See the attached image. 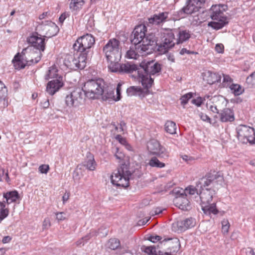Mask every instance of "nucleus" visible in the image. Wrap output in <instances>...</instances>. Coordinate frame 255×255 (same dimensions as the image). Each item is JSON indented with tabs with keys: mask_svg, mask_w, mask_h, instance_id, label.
<instances>
[{
	"mask_svg": "<svg viewBox=\"0 0 255 255\" xmlns=\"http://www.w3.org/2000/svg\"><path fill=\"white\" fill-rule=\"evenodd\" d=\"M106 84L101 78L90 79L86 82L82 89H75L65 98V103L67 107H78L85 96L90 99H99L104 91V86Z\"/></svg>",
	"mask_w": 255,
	"mask_h": 255,
	"instance_id": "f257e3e1",
	"label": "nucleus"
},
{
	"mask_svg": "<svg viewBox=\"0 0 255 255\" xmlns=\"http://www.w3.org/2000/svg\"><path fill=\"white\" fill-rule=\"evenodd\" d=\"M46 39L40 34L37 31L30 33L27 38L26 41L29 44L28 47H31L29 50V56L35 53L38 54L36 57H34V62L37 63L41 59L42 55V52L45 49Z\"/></svg>",
	"mask_w": 255,
	"mask_h": 255,
	"instance_id": "f03ea898",
	"label": "nucleus"
},
{
	"mask_svg": "<svg viewBox=\"0 0 255 255\" xmlns=\"http://www.w3.org/2000/svg\"><path fill=\"white\" fill-rule=\"evenodd\" d=\"M216 194L214 189H200L199 197L201 201V206L204 213L206 215L213 214L216 215L218 210L216 208V203H211L213 196Z\"/></svg>",
	"mask_w": 255,
	"mask_h": 255,
	"instance_id": "7ed1b4c3",
	"label": "nucleus"
},
{
	"mask_svg": "<svg viewBox=\"0 0 255 255\" xmlns=\"http://www.w3.org/2000/svg\"><path fill=\"white\" fill-rule=\"evenodd\" d=\"M161 70V65L154 60H143L139 64L138 71V78L147 79L152 78L151 75H159Z\"/></svg>",
	"mask_w": 255,
	"mask_h": 255,
	"instance_id": "20e7f679",
	"label": "nucleus"
},
{
	"mask_svg": "<svg viewBox=\"0 0 255 255\" xmlns=\"http://www.w3.org/2000/svg\"><path fill=\"white\" fill-rule=\"evenodd\" d=\"M120 42L116 38L110 39L103 47V51L108 61L116 64L121 60V51L120 49Z\"/></svg>",
	"mask_w": 255,
	"mask_h": 255,
	"instance_id": "39448f33",
	"label": "nucleus"
},
{
	"mask_svg": "<svg viewBox=\"0 0 255 255\" xmlns=\"http://www.w3.org/2000/svg\"><path fill=\"white\" fill-rule=\"evenodd\" d=\"M131 175L127 165L123 164L111 175V182L117 187L126 188L129 186V179Z\"/></svg>",
	"mask_w": 255,
	"mask_h": 255,
	"instance_id": "423d86ee",
	"label": "nucleus"
},
{
	"mask_svg": "<svg viewBox=\"0 0 255 255\" xmlns=\"http://www.w3.org/2000/svg\"><path fill=\"white\" fill-rule=\"evenodd\" d=\"M95 42V37L92 34L87 33L78 38L73 44V48L75 51L88 59L91 48Z\"/></svg>",
	"mask_w": 255,
	"mask_h": 255,
	"instance_id": "0eeeda50",
	"label": "nucleus"
},
{
	"mask_svg": "<svg viewBox=\"0 0 255 255\" xmlns=\"http://www.w3.org/2000/svg\"><path fill=\"white\" fill-rule=\"evenodd\" d=\"M224 178L219 172L213 171L207 173L205 176L200 178L196 183V186L200 189H214L216 185H222Z\"/></svg>",
	"mask_w": 255,
	"mask_h": 255,
	"instance_id": "6e6552de",
	"label": "nucleus"
},
{
	"mask_svg": "<svg viewBox=\"0 0 255 255\" xmlns=\"http://www.w3.org/2000/svg\"><path fill=\"white\" fill-rule=\"evenodd\" d=\"M138 79L143 89L140 86H130L127 89V94L128 96H138L141 99H142L150 94L149 89L154 83V79L153 78Z\"/></svg>",
	"mask_w": 255,
	"mask_h": 255,
	"instance_id": "1a4fd4ad",
	"label": "nucleus"
},
{
	"mask_svg": "<svg viewBox=\"0 0 255 255\" xmlns=\"http://www.w3.org/2000/svg\"><path fill=\"white\" fill-rule=\"evenodd\" d=\"M177 32L176 29H167L162 34L161 42L158 46L155 47L157 51L159 54H163L168 53V51L172 48L175 45L174 42L175 39V33Z\"/></svg>",
	"mask_w": 255,
	"mask_h": 255,
	"instance_id": "9d476101",
	"label": "nucleus"
},
{
	"mask_svg": "<svg viewBox=\"0 0 255 255\" xmlns=\"http://www.w3.org/2000/svg\"><path fill=\"white\" fill-rule=\"evenodd\" d=\"M37 23L36 31L45 39L56 35L59 31L58 26L51 20L37 22Z\"/></svg>",
	"mask_w": 255,
	"mask_h": 255,
	"instance_id": "9b49d317",
	"label": "nucleus"
},
{
	"mask_svg": "<svg viewBox=\"0 0 255 255\" xmlns=\"http://www.w3.org/2000/svg\"><path fill=\"white\" fill-rule=\"evenodd\" d=\"M157 40L158 38L154 33L151 32L146 34L142 43L137 46V51L141 53L146 52L147 54L157 51L155 47L159 45Z\"/></svg>",
	"mask_w": 255,
	"mask_h": 255,
	"instance_id": "f8f14e48",
	"label": "nucleus"
},
{
	"mask_svg": "<svg viewBox=\"0 0 255 255\" xmlns=\"http://www.w3.org/2000/svg\"><path fill=\"white\" fill-rule=\"evenodd\" d=\"M87 60L84 56L80 53L77 58L74 55L67 54L64 60V64L71 70H82L86 67Z\"/></svg>",
	"mask_w": 255,
	"mask_h": 255,
	"instance_id": "ddd939ff",
	"label": "nucleus"
},
{
	"mask_svg": "<svg viewBox=\"0 0 255 255\" xmlns=\"http://www.w3.org/2000/svg\"><path fill=\"white\" fill-rule=\"evenodd\" d=\"M31 49V47H27L23 49L21 54L17 53L14 56L12 60V63L15 69L20 70L24 68L27 65L30 66L33 64H36L34 62V59L31 58L30 60H28L26 56V54L29 53L28 51ZM31 57L32 58L33 57L32 55Z\"/></svg>",
	"mask_w": 255,
	"mask_h": 255,
	"instance_id": "4468645a",
	"label": "nucleus"
},
{
	"mask_svg": "<svg viewBox=\"0 0 255 255\" xmlns=\"http://www.w3.org/2000/svg\"><path fill=\"white\" fill-rule=\"evenodd\" d=\"M147 148L150 154L156 155L160 158L166 159L169 157V153L166 149L155 139L150 140L147 143Z\"/></svg>",
	"mask_w": 255,
	"mask_h": 255,
	"instance_id": "2eb2a0df",
	"label": "nucleus"
},
{
	"mask_svg": "<svg viewBox=\"0 0 255 255\" xmlns=\"http://www.w3.org/2000/svg\"><path fill=\"white\" fill-rule=\"evenodd\" d=\"M147 27L145 24H139L135 27L130 37V41L135 46V49L137 50V46L143 42L146 36Z\"/></svg>",
	"mask_w": 255,
	"mask_h": 255,
	"instance_id": "dca6fc26",
	"label": "nucleus"
},
{
	"mask_svg": "<svg viewBox=\"0 0 255 255\" xmlns=\"http://www.w3.org/2000/svg\"><path fill=\"white\" fill-rule=\"evenodd\" d=\"M238 138L240 140L246 139L247 141L251 143L255 140V130L250 127L241 125L236 128Z\"/></svg>",
	"mask_w": 255,
	"mask_h": 255,
	"instance_id": "f3484780",
	"label": "nucleus"
},
{
	"mask_svg": "<svg viewBox=\"0 0 255 255\" xmlns=\"http://www.w3.org/2000/svg\"><path fill=\"white\" fill-rule=\"evenodd\" d=\"M227 9V5L224 4L213 5L209 9L210 16L213 20H218L227 17L224 12Z\"/></svg>",
	"mask_w": 255,
	"mask_h": 255,
	"instance_id": "a211bd4d",
	"label": "nucleus"
},
{
	"mask_svg": "<svg viewBox=\"0 0 255 255\" xmlns=\"http://www.w3.org/2000/svg\"><path fill=\"white\" fill-rule=\"evenodd\" d=\"M63 86V77H59L58 79H53L47 83L46 91L50 95H53Z\"/></svg>",
	"mask_w": 255,
	"mask_h": 255,
	"instance_id": "6ab92c4d",
	"label": "nucleus"
},
{
	"mask_svg": "<svg viewBox=\"0 0 255 255\" xmlns=\"http://www.w3.org/2000/svg\"><path fill=\"white\" fill-rule=\"evenodd\" d=\"M138 69H139V65L137 66L134 64H130L127 62L120 64L119 69H118V68H115L114 69H112V71L114 72H119L122 73H131L133 71H136L138 74ZM137 76L138 77V75Z\"/></svg>",
	"mask_w": 255,
	"mask_h": 255,
	"instance_id": "aec40b11",
	"label": "nucleus"
},
{
	"mask_svg": "<svg viewBox=\"0 0 255 255\" xmlns=\"http://www.w3.org/2000/svg\"><path fill=\"white\" fill-rule=\"evenodd\" d=\"M181 196L175 197L174 200L175 205L179 209L187 211L190 209V204L188 200L186 197V195L181 194Z\"/></svg>",
	"mask_w": 255,
	"mask_h": 255,
	"instance_id": "412c9836",
	"label": "nucleus"
},
{
	"mask_svg": "<svg viewBox=\"0 0 255 255\" xmlns=\"http://www.w3.org/2000/svg\"><path fill=\"white\" fill-rule=\"evenodd\" d=\"M195 225V219L191 217L186 218L177 222V226L181 231H185L189 228L193 227Z\"/></svg>",
	"mask_w": 255,
	"mask_h": 255,
	"instance_id": "4be33fe9",
	"label": "nucleus"
},
{
	"mask_svg": "<svg viewBox=\"0 0 255 255\" xmlns=\"http://www.w3.org/2000/svg\"><path fill=\"white\" fill-rule=\"evenodd\" d=\"M167 17V12H161L158 14H155L152 17L148 18V22L152 24L158 25L165 20Z\"/></svg>",
	"mask_w": 255,
	"mask_h": 255,
	"instance_id": "5701e85b",
	"label": "nucleus"
},
{
	"mask_svg": "<svg viewBox=\"0 0 255 255\" xmlns=\"http://www.w3.org/2000/svg\"><path fill=\"white\" fill-rule=\"evenodd\" d=\"M176 34L177 38L176 39V43L178 45L187 41L191 37L189 31L186 30L177 29Z\"/></svg>",
	"mask_w": 255,
	"mask_h": 255,
	"instance_id": "b1692460",
	"label": "nucleus"
},
{
	"mask_svg": "<svg viewBox=\"0 0 255 255\" xmlns=\"http://www.w3.org/2000/svg\"><path fill=\"white\" fill-rule=\"evenodd\" d=\"M83 166L89 170L94 171L95 170L97 163L94 159V156L91 153H87L86 158L83 162Z\"/></svg>",
	"mask_w": 255,
	"mask_h": 255,
	"instance_id": "393cba45",
	"label": "nucleus"
},
{
	"mask_svg": "<svg viewBox=\"0 0 255 255\" xmlns=\"http://www.w3.org/2000/svg\"><path fill=\"white\" fill-rule=\"evenodd\" d=\"M217 20H218V21H210L208 22V26L212 27L214 29L219 30L222 28L229 23L227 17H225L222 18V19H218Z\"/></svg>",
	"mask_w": 255,
	"mask_h": 255,
	"instance_id": "a878e982",
	"label": "nucleus"
},
{
	"mask_svg": "<svg viewBox=\"0 0 255 255\" xmlns=\"http://www.w3.org/2000/svg\"><path fill=\"white\" fill-rule=\"evenodd\" d=\"M7 88L4 84L0 81V102H3V108L8 106L7 101L6 98L7 96Z\"/></svg>",
	"mask_w": 255,
	"mask_h": 255,
	"instance_id": "bb28decb",
	"label": "nucleus"
},
{
	"mask_svg": "<svg viewBox=\"0 0 255 255\" xmlns=\"http://www.w3.org/2000/svg\"><path fill=\"white\" fill-rule=\"evenodd\" d=\"M3 197L5 198L7 204L16 201L19 198L18 193L16 191L7 192L3 194Z\"/></svg>",
	"mask_w": 255,
	"mask_h": 255,
	"instance_id": "cd10ccee",
	"label": "nucleus"
},
{
	"mask_svg": "<svg viewBox=\"0 0 255 255\" xmlns=\"http://www.w3.org/2000/svg\"><path fill=\"white\" fill-rule=\"evenodd\" d=\"M101 96L104 100L113 99L115 101V99H116L114 90L108 86L106 87V86H104V91Z\"/></svg>",
	"mask_w": 255,
	"mask_h": 255,
	"instance_id": "c85d7f7f",
	"label": "nucleus"
},
{
	"mask_svg": "<svg viewBox=\"0 0 255 255\" xmlns=\"http://www.w3.org/2000/svg\"><path fill=\"white\" fill-rule=\"evenodd\" d=\"M208 78L207 81L210 84L220 82L221 80V76L218 73L212 72L208 71L207 72Z\"/></svg>",
	"mask_w": 255,
	"mask_h": 255,
	"instance_id": "c756f323",
	"label": "nucleus"
},
{
	"mask_svg": "<svg viewBox=\"0 0 255 255\" xmlns=\"http://www.w3.org/2000/svg\"><path fill=\"white\" fill-rule=\"evenodd\" d=\"M58 69L54 66L50 67L48 71V73L45 76V79L48 80L50 79H58L59 77H62L58 74Z\"/></svg>",
	"mask_w": 255,
	"mask_h": 255,
	"instance_id": "7c9ffc66",
	"label": "nucleus"
},
{
	"mask_svg": "<svg viewBox=\"0 0 255 255\" xmlns=\"http://www.w3.org/2000/svg\"><path fill=\"white\" fill-rule=\"evenodd\" d=\"M222 122H233L235 120L233 113H217Z\"/></svg>",
	"mask_w": 255,
	"mask_h": 255,
	"instance_id": "2f4dec72",
	"label": "nucleus"
},
{
	"mask_svg": "<svg viewBox=\"0 0 255 255\" xmlns=\"http://www.w3.org/2000/svg\"><path fill=\"white\" fill-rule=\"evenodd\" d=\"M165 131L170 134H173L176 133V125L172 121H167L164 125Z\"/></svg>",
	"mask_w": 255,
	"mask_h": 255,
	"instance_id": "473e14b6",
	"label": "nucleus"
},
{
	"mask_svg": "<svg viewBox=\"0 0 255 255\" xmlns=\"http://www.w3.org/2000/svg\"><path fill=\"white\" fill-rule=\"evenodd\" d=\"M167 241H171L170 243V244H172L173 246L170 248L173 249V252H176L178 251L179 248L180 247V241L177 238H165L162 242H167Z\"/></svg>",
	"mask_w": 255,
	"mask_h": 255,
	"instance_id": "72a5a7b5",
	"label": "nucleus"
},
{
	"mask_svg": "<svg viewBox=\"0 0 255 255\" xmlns=\"http://www.w3.org/2000/svg\"><path fill=\"white\" fill-rule=\"evenodd\" d=\"M148 165L152 167L163 168L165 166V164L160 161L156 157H152L149 161Z\"/></svg>",
	"mask_w": 255,
	"mask_h": 255,
	"instance_id": "f704fd0d",
	"label": "nucleus"
},
{
	"mask_svg": "<svg viewBox=\"0 0 255 255\" xmlns=\"http://www.w3.org/2000/svg\"><path fill=\"white\" fill-rule=\"evenodd\" d=\"M187 5L184 6L179 11L181 13H184L186 14H192L194 12L197 11V10L194 7V6L190 4L189 0H187Z\"/></svg>",
	"mask_w": 255,
	"mask_h": 255,
	"instance_id": "c9c22d12",
	"label": "nucleus"
},
{
	"mask_svg": "<svg viewBox=\"0 0 255 255\" xmlns=\"http://www.w3.org/2000/svg\"><path fill=\"white\" fill-rule=\"evenodd\" d=\"M107 248L115 250L120 246V241L116 238L110 239L106 245Z\"/></svg>",
	"mask_w": 255,
	"mask_h": 255,
	"instance_id": "e433bc0d",
	"label": "nucleus"
},
{
	"mask_svg": "<svg viewBox=\"0 0 255 255\" xmlns=\"http://www.w3.org/2000/svg\"><path fill=\"white\" fill-rule=\"evenodd\" d=\"M231 90L235 96H239L244 92V89L237 84H232L230 86Z\"/></svg>",
	"mask_w": 255,
	"mask_h": 255,
	"instance_id": "4c0bfd02",
	"label": "nucleus"
},
{
	"mask_svg": "<svg viewBox=\"0 0 255 255\" xmlns=\"http://www.w3.org/2000/svg\"><path fill=\"white\" fill-rule=\"evenodd\" d=\"M9 214V211L5 208L4 202H0V222L5 219Z\"/></svg>",
	"mask_w": 255,
	"mask_h": 255,
	"instance_id": "58836bf2",
	"label": "nucleus"
},
{
	"mask_svg": "<svg viewBox=\"0 0 255 255\" xmlns=\"http://www.w3.org/2000/svg\"><path fill=\"white\" fill-rule=\"evenodd\" d=\"M84 3V0H71L70 8L74 10H77L81 8Z\"/></svg>",
	"mask_w": 255,
	"mask_h": 255,
	"instance_id": "ea45409f",
	"label": "nucleus"
},
{
	"mask_svg": "<svg viewBox=\"0 0 255 255\" xmlns=\"http://www.w3.org/2000/svg\"><path fill=\"white\" fill-rule=\"evenodd\" d=\"M194 94H195L192 92H189L182 96L180 99L181 105L184 106L188 103V102H191V100L193 98Z\"/></svg>",
	"mask_w": 255,
	"mask_h": 255,
	"instance_id": "a19ab883",
	"label": "nucleus"
},
{
	"mask_svg": "<svg viewBox=\"0 0 255 255\" xmlns=\"http://www.w3.org/2000/svg\"><path fill=\"white\" fill-rule=\"evenodd\" d=\"M246 83L249 88L255 87V71L247 78Z\"/></svg>",
	"mask_w": 255,
	"mask_h": 255,
	"instance_id": "79ce46f5",
	"label": "nucleus"
},
{
	"mask_svg": "<svg viewBox=\"0 0 255 255\" xmlns=\"http://www.w3.org/2000/svg\"><path fill=\"white\" fill-rule=\"evenodd\" d=\"M205 100V97L202 98L201 97H197L196 98H193L191 100V103L199 107H200L202 105L204 104Z\"/></svg>",
	"mask_w": 255,
	"mask_h": 255,
	"instance_id": "37998d69",
	"label": "nucleus"
},
{
	"mask_svg": "<svg viewBox=\"0 0 255 255\" xmlns=\"http://www.w3.org/2000/svg\"><path fill=\"white\" fill-rule=\"evenodd\" d=\"M200 191V188H198L197 186L194 187L193 186H189L187 187L184 192H185V195H186L187 194L189 195H194L195 193H197L198 195V190Z\"/></svg>",
	"mask_w": 255,
	"mask_h": 255,
	"instance_id": "c03bdc74",
	"label": "nucleus"
},
{
	"mask_svg": "<svg viewBox=\"0 0 255 255\" xmlns=\"http://www.w3.org/2000/svg\"><path fill=\"white\" fill-rule=\"evenodd\" d=\"M190 4H192L194 7L199 10L202 6L205 3L206 0H189Z\"/></svg>",
	"mask_w": 255,
	"mask_h": 255,
	"instance_id": "a18cd8bd",
	"label": "nucleus"
},
{
	"mask_svg": "<svg viewBox=\"0 0 255 255\" xmlns=\"http://www.w3.org/2000/svg\"><path fill=\"white\" fill-rule=\"evenodd\" d=\"M113 151L115 153V156L120 161L123 160L125 158V154L123 152L120 151L118 147H115L113 149Z\"/></svg>",
	"mask_w": 255,
	"mask_h": 255,
	"instance_id": "49530a36",
	"label": "nucleus"
},
{
	"mask_svg": "<svg viewBox=\"0 0 255 255\" xmlns=\"http://www.w3.org/2000/svg\"><path fill=\"white\" fill-rule=\"evenodd\" d=\"M222 231L224 234H227L230 228V224L227 220L224 219L222 221Z\"/></svg>",
	"mask_w": 255,
	"mask_h": 255,
	"instance_id": "de8ad7c7",
	"label": "nucleus"
},
{
	"mask_svg": "<svg viewBox=\"0 0 255 255\" xmlns=\"http://www.w3.org/2000/svg\"><path fill=\"white\" fill-rule=\"evenodd\" d=\"M136 55L137 53L131 48H130L129 50H128L126 53V57L129 59H136Z\"/></svg>",
	"mask_w": 255,
	"mask_h": 255,
	"instance_id": "09e8293b",
	"label": "nucleus"
},
{
	"mask_svg": "<svg viewBox=\"0 0 255 255\" xmlns=\"http://www.w3.org/2000/svg\"><path fill=\"white\" fill-rule=\"evenodd\" d=\"M144 248V251L145 253L149 255H153L156 253V249L154 247L148 246V247H143Z\"/></svg>",
	"mask_w": 255,
	"mask_h": 255,
	"instance_id": "8fccbe9b",
	"label": "nucleus"
},
{
	"mask_svg": "<svg viewBox=\"0 0 255 255\" xmlns=\"http://www.w3.org/2000/svg\"><path fill=\"white\" fill-rule=\"evenodd\" d=\"M122 86V83H119L117 89H116V92H117V97H116V99H115V101H118L121 99V87Z\"/></svg>",
	"mask_w": 255,
	"mask_h": 255,
	"instance_id": "3c124183",
	"label": "nucleus"
},
{
	"mask_svg": "<svg viewBox=\"0 0 255 255\" xmlns=\"http://www.w3.org/2000/svg\"><path fill=\"white\" fill-rule=\"evenodd\" d=\"M38 169L41 173L46 174L49 170V166L47 164H42L39 167Z\"/></svg>",
	"mask_w": 255,
	"mask_h": 255,
	"instance_id": "603ef678",
	"label": "nucleus"
},
{
	"mask_svg": "<svg viewBox=\"0 0 255 255\" xmlns=\"http://www.w3.org/2000/svg\"><path fill=\"white\" fill-rule=\"evenodd\" d=\"M56 216V219L58 222L64 221L66 219L65 215L66 214L64 212H58L55 213Z\"/></svg>",
	"mask_w": 255,
	"mask_h": 255,
	"instance_id": "864d4df0",
	"label": "nucleus"
},
{
	"mask_svg": "<svg viewBox=\"0 0 255 255\" xmlns=\"http://www.w3.org/2000/svg\"><path fill=\"white\" fill-rule=\"evenodd\" d=\"M199 116L202 120L211 124V120L210 117L204 113H200Z\"/></svg>",
	"mask_w": 255,
	"mask_h": 255,
	"instance_id": "5fc2aeb1",
	"label": "nucleus"
},
{
	"mask_svg": "<svg viewBox=\"0 0 255 255\" xmlns=\"http://www.w3.org/2000/svg\"><path fill=\"white\" fill-rule=\"evenodd\" d=\"M161 239L162 238L160 236L157 235H151L147 238L148 240L153 243H155L157 241H160Z\"/></svg>",
	"mask_w": 255,
	"mask_h": 255,
	"instance_id": "6e6d98bb",
	"label": "nucleus"
},
{
	"mask_svg": "<svg viewBox=\"0 0 255 255\" xmlns=\"http://www.w3.org/2000/svg\"><path fill=\"white\" fill-rule=\"evenodd\" d=\"M215 50L219 53H223L224 50L223 44L221 43L217 44L215 46Z\"/></svg>",
	"mask_w": 255,
	"mask_h": 255,
	"instance_id": "4d7b16f0",
	"label": "nucleus"
},
{
	"mask_svg": "<svg viewBox=\"0 0 255 255\" xmlns=\"http://www.w3.org/2000/svg\"><path fill=\"white\" fill-rule=\"evenodd\" d=\"M185 53H187L188 54H196L197 52H194L193 51H190L187 50L186 48H183L180 51V55H184Z\"/></svg>",
	"mask_w": 255,
	"mask_h": 255,
	"instance_id": "13d9d810",
	"label": "nucleus"
},
{
	"mask_svg": "<svg viewBox=\"0 0 255 255\" xmlns=\"http://www.w3.org/2000/svg\"><path fill=\"white\" fill-rule=\"evenodd\" d=\"M50 106L49 102L48 99H46L43 102H41V106L43 109H46Z\"/></svg>",
	"mask_w": 255,
	"mask_h": 255,
	"instance_id": "bf43d9fd",
	"label": "nucleus"
},
{
	"mask_svg": "<svg viewBox=\"0 0 255 255\" xmlns=\"http://www.w3.org/2000/svg\"><path fill=\"white\" fill-rule=\"evenodd\" d=\"M116 139L123 144H124L126 143V139L123 137L120 134L117 135L116 136Z\"/></svg>",
	"mask_w": 255,
	"mask_h": 255,
	"instance_id": "052dcab7",
	"label": "nucleus"
},
{
	"mask_svg": "<svg viewBox=\"0 0 255 255\" xmlns=\"http://www.w3.org/2000/svg\"><path fill=\"white\" fill-rule=\"evenodd\" d=\"M233 82V79L230 77L229 75L223 74V83H231Z\"/></svg>",
	"mask_w": 255,
	"mask_h": 255,
	"instance_id": "680f3d73",
	"label": "nucleus"
},
{
	"mask_svg": "<svg viewBox=\"0 0 255 255\" xmlns=\"http://www.w3.org/2000/svg\"><path fill=\"white\" fill-rule=\"evenodd\" d=\"M184 190H183L182 189L179 190L177 189H174L173 190V192L175 194L176 197L177 196H181V194H183V195H184V193H185Z\"/></svg>",
	"mask_w": 255,
	"mask_h": 255,
	"instance_id": "e2e57ef3",
	"label": "nucleus"
},
{
	"mask_svg": "<svg viewBox=\"0 0 255 255\" xmlns=\"http://www.w3.org/2000/svg\"><path fill=\"white\" fill-rule=\"evenodd\" d=\"M68 14L66 12H64L60 16L59 18V21L61 23H63L65 19L66 18Z\"/></svg>",
	"mask_w": 255,
	"mask_h": 255,
	"instance_id": "0e129e2a",
	"label": "nucleus"
},
{
	"mask_svg": "<svg viewBox=\"0 0 255 255\" xmlns=\"http://www.w3.org/2000/svg\"><path fill=\"white\" fill-rule=\"evenodd\" d=\"M50 222L48 218H46L44 219L43 222V227L44 228H47L48 227L50 226Z\"/></svg>",
	"mask_w": 255,
	"mask_h": 255,
	"instance_id": "69168bd1",
	"label": "nucleus"
},
{
	"mask_svg": "<svg viewBox=\"0 0 255 255\" xmlns=\"http://www.w3.org/2000/svg\"><path fill=\"white\" fill-rule=\"evenodd\" d=\"M50 15V11H46L43 12L41 14H40L39 16V19L40 20H42L46 18V17H48Z\"/></svg>",
	"mask_w": 255,
	"mask_h": 255,
	"instance_id": "338daca9",
	"label": "nucleus"
},
{
	"mask_svg": "<svg viewBox=\"0 0 255 255\" xmlns=\"http://www.w3.org/2000/svg\"><path fill=\"white\" fill-rule=\"evenodd\" d=\"M70 193L69 192H66L62 197L63 203L64 204L69 198Z\"/></svg>",
	"mask_w": 255,
	"mask_h": 255,
	"instance_id": "774afa93",
	"label": "nucleus"
}]
</instances>
